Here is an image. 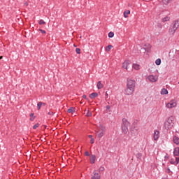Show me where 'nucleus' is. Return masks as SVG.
<instances>
[{"label":"nucleus","mask_w":179,"mask_h":179,"mask_svg":"<svg viewBox=\"0 0 179 179\" xmlns=\"http://www.w3.org/2000/svg\"><path fill=\"white\" fill-rule=\"evenodd\" d=\"M174 117L173 116H170L164 123V128L167 129H171L173 127H174Z\"/></svg>","instance_id":"1"},{"label":"nucleus","mask_w":179,"mask_h":179,"mask_svg":"<svg viewBox=\"0 0 179 179\" xmlns=\"http://www.w3.org/2000/svg\"><path fill=\"white\" fill-rule=\"evenodd\" d=\"M99 96V94L94 92L92 93L91 94H90V99H96V97H97Z\"/></svg>","instance_id":"15"},{"label":"nucleus","mask_w":179,"mask_h":179,"mask_svg":"<svg viewBox=\"0 0 179 179\" xmlns=\"http://www.w3.org/2000/svg\"><path fill=\"white\" fill-rule=\"evenodd\" d=\"M106 133L104 131H101L100 130H98L96 131V136H98V138H103V136H104V134Z\"/></svg>","instance_id":"12"},{"label":"nucleus","mask_w":179,"mask_h":179,"mask_svg":"<svg viewBox=\"0 0 179 179\" xmlns=\"http://www.w3.org/2000/svg\"><path fill=\"white\" fill-rule=\"evenodd\" d=\"M106 96H108V94H107V92H106Z\"/></svg>","instance_id":"46"},{"label":"nucleus","mask_w":179,"mask_h":179,"mask_svg":"<svg viewBox=\"0 0 179 179\" xmlns=\"http://www.w3.org/2000/svg\"><path fill=\"white\" fill-rule=\"evenodd\" d=\"M91 178L92 179H101V176H100V174H99V173L94 171L92 175Z\"/></svg>","instance_id":"8"},{"label":"nucleus","mask_w":179,"mask_h":179,"mask_svg":"<svg viewBox=\"0 0 179 179\" xmlns=\"http://www.w3.org/2000/svg\"><path fill=\"white\" fill-rule=\"evenodd\" d=\"M41 106H45V103L41 101L38 102L37 104L38 110H40V108H41Z\"/></svg>","instance_id":"21"},{"label":"nucleus","mask_w":179,"mask_h":179,"mask_svg":"<svg viewBox=\"0 0 179 179\" xmlns=\"http://www.w3.org/2000/svg\"><path fill=\"white\" fill-rule=\"evenodd\" d=\"M76 52L77 54H80V48H77L76 49Z\"/></svg>","instance_id":"33"},{"label":"nucleus","mask_w":179,"mask_h":179,"mask_svg":"<svg viewBox=\"0 0 179 179\" xmlns=\"http://www.w3.org/2000/svg\"><path fill=\"white\" fill-rule=\"evenodd\" d=\"M106 110H110V106H106Z\"/></svg>","instance_id":"41"},{"label":"nucleus","mask_w":179,"mask_h":179,"mask_svg":"<svg viewBox=\"0 0 179 179\" xmlns=\"http://www.w3.org/2000/svg\"><path fill=\"white\" fill-rule=\"evenodd\" d=\"M161 94H169V91L166 88H164L161 90Z\"/></svg>","instance_id":"20"},{"label":"nucleus","mask_w":179,"mask_h":179,"mask_svg":"<svg viewBox=\"0 0 179 179\" xmlns=\"http://www.w3.org/2000/svg\"><path fill=\"white\" fill-rule=\"evenodd\" d=\"M136 86V81L132 79H127V87H135Z\"/></svg>","instance_id":"7"},{"label":"nucleus","mask_w":179,"mask_h":179,"mask_svg":"<svg viewBox=\"0 0 179 179\" xmlns=\"http://www.w3.org/2000/svg\"><path fill=\"white\" fill-rule=\"evenodd\" d=\"M173 142L176 145H179V138L177 136L173 137Z\"/></svg>","instance_id":"19"},{"label":"nucleus","mask_w":179,"mask_h":179,"mask_svg":"<svg viewBox=\"0 0 179 179\" xmlns=\"http://www.w3.org/2000/svg\"><path fill=\"white\" fill-rule=\"evenodd\" d=\"M85 156H90V154L89 153V152H85Z\"/></svg>","instance_id":"38"},{"label":"nucleus","mask_w":179,"mask_h":179,"mask_svg":"<svg viewBox=\"0 0 179 179\" xmlns=\"http://www.w3.org/2000/svg\"><path fill=\"white\" fill-rule=\"evenodd\" d=\"M179 28V20H176L171 26L169 29V34L170 36H173L176 31H177V29Z\"/></svg>","instance_id":"2"},{"label":"nucleus","mask_w":179,"mask_h":179,"mask_svg":"<svg viewBox=\"0 0 179 179\" xmlns=\"http://www.w3.org/2000/svg\"><path fill=\"white\" fill-rule=\"evenodd\" d=\"M170 162H171V164H175V166H176V161H174V159H171Z\"/></svg>","instance_id":"34"},{"label":"nucleus","mask_w":179,"mask_h":179,"mask_svg":"<svg viewBox=\"0 0 179 179\" xmlns=\"http://www.w3.org/2000/svg\"><path fill=\"white\" fill-rule=\"evenodd\" d=\"M99 131H101L102 132H105L106 133V127L104 126H101L99 129Z\"/></svg>","instance_id":"26"},{"label":"nucleus","mask_w":179,"mask_h":179,"mask_svg":"<svg viewBox=\"0 0 179 179\" xmlns=\"http://www.w3.org/2000/svg\"><path fill=\"white\" fill-rule=\"evenodd\" d=\"M67 113L73 114V113H75V108H73V107L70 108L69 109H68Z\"/></svg>","instance_id":"22"},{"label":"nucleus","mask_w":179,"mask_h":179,"mask_svg":"<svg viewBox=\"0 0 179 179\" xmlns=\"http://www.w3.org/2000/svg\"><path fill=\"white\" fill-rule=\"evenodd\" d=\"M111 48H113V45H108V46L106 47L105 50L107 52H110V51H111Z\"/></svg>","instance_id":"17"},{"label":"nucleus","mask_w":179,"mask_h":179,"mask_svg":"<svg viewBox=\"0 0 179 179\" xmlns=\"http://www.w3.org/2000/svg\"><path fill=\"white\" fill-rule=\"evenodd\" d=\"M129 65H131V63H129V61L126 60L122 64V68H124V69H126L127 71H128V66H129Z\"/></svg>","instance_id":"9"},{"label":"nucleus","mask_w":179,"mask_h":179,"mask_svg":"<svg viewBox=\"0 0 179 179\" xmlns=\"http://www.w3.org/2000/svg\"><path fill=\"white\" fill-rule=\"evenodd\" d=\"M131 13V11L127 10L124 12V17H128V15Z\"/></svg>","instance_id":"24"},{"label":"nucleus","mask_w":179,"mask_h":179,"mask_svg":"<svg viewBox=\"0 0 179 179\" xmlns=\"http://www.w3.org/2000/svg\"><path fill=\"white\" fill-rule=\"evenodd\" d=\"M178 85H179V82H178Z\"/></svg>","instance_id":"47"},{"label":"nucleus","mask_w":179,"mask_h":179,"mask_svg":"<svg viewBox=\"0 0 179 179\" xmlns=\"http://www.w3.org/2000/svg\"><path fill=\"white\" fill-rule=\"evenodd\" d=\"M122 122H123V124L122 126V132H124V134H128V124H129V122H128L127 119H123Z\"/></svg>","instance_id":"4"},{"label":"nucleus","mask_w":179,"mask_h":179,"mask_svg":"<svg viewBox=\"0 0 179 179\" xmlns=\"http://www.w3.org/2000/svg\"><path fill=\"white\" fill-rule=\"evenodd\" d=\"M83 99H86L87 98L86 95H83Z\"/></svg>","instance_id":"43"},{"label":"nucleus","mask_w":179,"mask_h":179,"mask_svg":"<svg viewBox=\"0 0 179 179\" xmlns=\"http://www.w3.org/2000/svg\"><path fill=\"white\" fill-rule=\"evenodd\" d=\"M88 138H91V140H90V143H92V145H93V143H94V138H93V136L89 135V136H88Z\"/></svg>","instance_id":"27"},{"label":"nucleus","mask_w":179,"mask_h":179,"mask_svg":"<svg viewBox=\"0 0 179 179\" xmlns=\"http://www.w3.org/2000/svg\"><path fill=\"white\" fill-rule=\"evenodd\" d=\"M134 87H127V89L125 90V94H127V96H131V94H134Z\"/></svg>","instance_id":"6"},{"label":"nucleus","mask_w":179,"mask_h":179,"mask_svg":"<svg viewBox=\"0 0 179 179\" xmlns=\"http://www.w3.org/2000/svg\"><path fill=\"white\" fill-rule=\"evenodd\" d=\"M145 51H150V48H151V46L150 44H145Z\"/></svg>","instance_id":"25"},{"label":"nucleus","mask_w":179,"mask_h":179,"mask_svg":"<svg viewBox=\"0 0 179 179\" xmlns=\"http://www.w3.org/2000/svg\"><path fill=\"white\" fill-rule=\"evenodd\" d=\"M2 58H3V56H0V59H2Z\"/></svg>","instance_id":"45"},{"label":"nucleus","mask_w":179,"mask_h":179,"mask_svg":"<svg viewBox=\"0 0 179 179\" xmlns=\"http://www.w3.org/2000/svg\"><path fill=\"white\" fill-rule=\"evenodd\" d=\"M85 114L86 117H92V112H90L89 110H85Z\"/></svg>","instance_id":"18"},{"label":"nucleus","mask_w":179,"mask_h":179,"mask_svg":"<svg viewBox=\"0 0 179 179\" xmlns=\"http://www.w3.org/2000/svg\"><path fill=\"white\" fill-rule=\"evenodd\" d=\"M34 115V113H31V114H30V117H33Z\"/></svg>","instance_id":"42"},{"label":"nucleus","mask_w":179,"mask_h":179,"mask_svg":"<svg viewBox=\"0 0 179 179\" xmlns=\"http://www.w3.org/2000/svg\"><path fill=\"white\" fill-rule=\"evenodd\" d=\"M166 173H170V169H167Z\"/></svg>","instance_id":"44"},{"label":"nucleus","mask_w":179,"mask_h":179,"mask_svg":"<svg viewBox=\"0 0 179 179\" xmlns=\"http://www.w3.org/2000/svg\"><path fill=\"white\" fill-rule=\"evenodd\" d=\"M39 31H41L42 33V34H45V31H44L43 29H39Z\"/></svg>","instance_id":"37"},{"label":"nucleus","mask_w":179,"mask_h":179,"mask_svg":"<svg viewBox=\"0 0 179 179\" xmlns=\"http://www.w3.org/2000/svg\"><path fill=\"white\" fill-rule=\"evenodd\" d=\"M170 20V17H165L162 19L163 22H169Z\"/></svg>","instance_id":"29"},{"label":"nucleus","mask_w":179,"mask_h":179,"mask_svg":"<svg viewBox=\"0 0 179 179\" xmlns=\"http://www.w3.org/2000/svg\"><path fill=\"white\" fill-rule=\"evenodd\" d=\"M177 100L172 99L169 102L166 103V108H175V107H177Z\"/></svg>","instance_id":"3"},{"label":"nucleus","mask_w":179,"mask_h":179,"mask_svg":"<svg viewBox=\"0 0 179 179\" xmlns=\"http://www.w3.org/2000/svg\"><path fill=\"white\" fill-rule=\"evenodd\" d=\"M108 37L110 38H113V37H114V32H109L108 33Z\"/></svg>","instance_id":"30"},{"label":"nucleus","mask_w":179,"mask_h":179,"mask_svg":"<svg viewBox=\"0 0 179 179\" xmlns=\"http://www.w3.org/2000/svg\"><path fill=\"white\" fill-rule=\"evenodd\" d=\"M30 121H34V117H31Z\"/></svg>","instance_id":"40"},{"label":"nucleus","mask_w":179,"mask_h":179,"mask_svg":"<svg viewBox=\"0 0 179 179\" xmlns=\"http://www.w3.org/2000/svg\"><path fill=\"white\" fill-rule=\"evenodd\" d=\"M173 0H162L164 5H169Z\"/></svg>","instance_id":"23"},{"label":"nucleus","mask_w":179,"mask_h":179,"mask_svg":"<svg viewBox=\"0 0 179 179\" xmlns=\"http://www.w3.org/2000/svg\"><path fill=\"white\" fill-rule=\"evenodd\" d=\"M133 68L136 71H139V69H141V66L139 64H133Z\"/></svg>","instance_id":"14"},{"label":"nucleus","mask_w":179,"mask_h":179,"mask_svg":"<svg viewBox=\"0 0 179 179\" xmlns=\"http://www.w3.org/2000/svg\"><path fill=\"white\" fill-rule=\"evenodd\" d=\"M90 162L91 164H94V163H96V155H90Z\"/></svg>","instance_id":"11"},{"label":"nucleus","mask_w":179,"mask_h":179,"mask_svg":"<svg viewBox=\"0 0 179 179\" xmlns=\"http://www.w3.org/2000/svg\"><path fill=\"white\" fill-rule=\"evenodd\" d=\"M173 155L174 156H178L179 155V148H176L174 149Z\"/></svg>","instance_id":"16"},{"label":"nucleus","mask_w":179,"mask_h":179,"mask_svg":"<svg viewBox=\"0 0 179 179\" xmlns=\"http://www.w3.org/2000/svg\"><path fill=\"white\" fill-rule=\"evenodd\" d=\"M24 6H29V3L25 2V3H24Z\"/></svg>","instance_id":"39"},{"label":"nucleus","mask_w":179,"mask_h":179,"mask_svg":"<svg viewBox=\"0 0 179 179\" xmlns=\"http://www.w3.org/2000/svg\"><path fill=\"white\" fill-rule=\"evenodd\" d=\"M155 64H156V65H160V64H162V59H157L155 61Z\"/></svg>","instance_id":"28"},{"label":"nucleus","mask_w":179,"mask_h":179,"mask_svg":"<svg viewBox=\"0 0 179 179\" xmlns=\"http://www.w3.org/2000/svg\"><path fill=\"white\" fill-rule=\"evenodd\" d=\"M96 87H97V89L100 90V89H103V87H104V85H103V83H101V81H99L97 83Z\"/></svg>","instance_id":"13"},{"label":"nucleus","mask_w":179,"mask_h":179,"mask_svg":"<svg viewBox=\"0 0 179 179\" xmlns=\"http://www.w3.org/2000/svg\"><path fill=\"white\" fill-rule=\"evenodd\" d=\"M39 24H45V21L44 20H39Z\"/></svg>","instance_id":"32"},{"label":"nucleus","mask_w":179,"mask_h":179,"mask_svg":"<svg viewBox=\"0 0 179 179\" xmlns=\"http://www.w3.org/2000/svg\"><path fill=\"white\" fill-rule=\"evenodd\" d=\"M147 79L151 83H156L157 80H159V76L157 75H150L147 77Z\"/></svg>","instance_id":"5"},{"label":"nucleus","mask_w":179,"mask_h":179,"mask_svg":"<svg viewBox=\"0 0 179 179\" xmlns=\"http://www.w3.org/2000/svg\"><path fill=\"white\" fill-rule=\"evenodd\" d=\"M99 170V171H104V167L101 166Z\"/></svg>","instance_id":"36"},{"label":"nucleus","mask_w":179,"mask_h":179,"mask_svg":"<svg viewBox=\"0 0 179 179\" xmlns=\"http://www.w3.org/2000/svg\"><path fill=\"white\" fill-rule=\"evenodd\" d=\"M175 163H176V166H177V164L179 163V157H176V158Z\"/></svg>","instance_id":"35"},{"label":"nucleus","mask_w":179,"mask_h":179,"mask_svg":"<svg viewBox=\"0 0 179 179\" xmlns=\"http://www.w3.org/2000/svg\"><path fill=\"white\" fill-rule=\"evenodd\" d=\"M160 133L159 132V131L155 130L154 132V135H153V138H154V141H157V139H159V134Z\"/></svg>","instance_id":"10"},{"label":"nucleus","mask_w":179,"mask_h":179,"mask_svg":"<svg viewBox=\"0 0 179 179\" xmlns=\"http://www.w3.org/2000/svg\"><path fill=\"white\" fill-rule=\"evenodd\" d=\"M40 127V124L36 123L35 125L33 126V129H37Z\"/></svg>","instance_id":"31"}]
</instances>
